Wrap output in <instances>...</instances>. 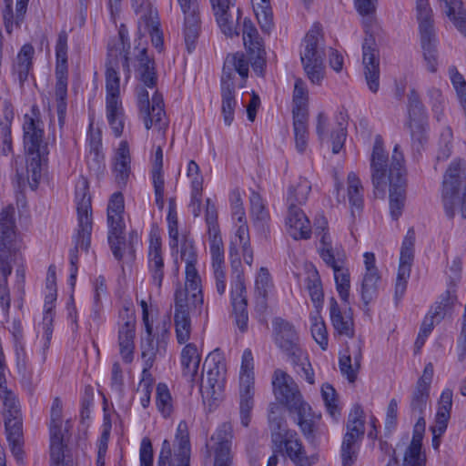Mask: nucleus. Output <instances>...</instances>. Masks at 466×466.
Returning a JSON list of instances; mask_svg holds the SVG:
<instances>
[{"label":"nucleus","mask_w":466,"mask_h":466,"mask_svg":"<svg viewBox=\"0 0 466 466\" xmlns=\"http://www.w3.org/2000/svg\"><path fill=\"white\" fill-rule=\"evenodd\" d=\"M400 146L395 145L391 156L390 167L388 169V155L383 149L380 136L375 138L371 155V178L376 189H383L390 182V212L392 219L398 220L402 215L406 200V168L404 167V156L400 150Z\"/></svg>","instance_id":"f257e3e1"},{"label":"nucleus","mask_w":466,"mask_h":466,"mask_svg":"<svg viewBox=\"0 0 466 466\" xmlns=\"http://www.w3.org/2000/svg\"><path fill=\"white\" fill-rule=\"evenodd\" d=\"M137 60L138 61L137 74L144 86L137 87V106L145 127L148 130L155 127L159 132L165 133L167 127V120L164 110L162 96L156 91L149 100V95L146 87L153 88L157 86V75L155 61L147 56V48L139 50Z\"/></svg>","instance_id":"f03ea898"},{"label":"nucleus","mask_w":466,"mask_h":466,"mask_svg":"<svg viewBox=\"0 0 466 466\" xmlns=\"http://www.w3.org/2000/svg\"><path fill=\"white\" fill-rule=\"evenodd\" d=\"M24 145L27 155L26 172L30 187L37 188L41 176L42 165L49 154L47 143L44 140V122L40 109L33 105L30 111L24 116Z\"/></svg>","instance_id":"7ed1b4c3"},{"label":"nucleus","mask_w":466,"mask_h":466,"mask_svg":"<svg viewBox=\"0 0 466 466\" xmlns=\"http://www.w3.org/2000/svg\"><path fill=\"white\" fill-rule=\"evenodd\" d=\"M278 406L272 404L268 412L271 450L289 459L295 466H312L319 461L316 453L308 454L296 431L288 428L283 416L276 413Z\"/></svg>","instance_id":"20e7f679"},{"label":"nucleus","mask_w":466,"mask_h":466,"mask_svg":"<svg viewBox=\"0 0 466 466\" xmlns=\"http://www.w3.org/2000/svg\"><path fill=\"white\" fill-rule=\"evenodd\" d=\"M273 392L276 399L285 404L290 411L298 415V425L306 438L313 437L316 420L319 415L312 412L309 403L304 401L298 385L285 371L276 370L272 379Z\"/></svg>","instance_id":"39448f33"},{"label":"nucleus","mask_w":466,"mask_h":466,"mask_svg":"<svg viewBox=\"0 0 466 466\" xmlns=\"http://www.w3.org/2000/svg\"><path fill=\"white\" fill-rule=\"evenodd\" d=\"M248 76V62L245 55L242 53L228 55L220 78L221 114L226 126H230L234 120L237 106L236 86L243 87Z\"/></svg>","instance_id":"423d86ee"},{"label":"nucleus","mask_w":466,"mask_h":466,"mask_svg":"<svg viewBox=\"0 0 466 466\" xmlns=\"http://www.w3.org/2000/svg\"><path fill=\"white\" fill-rule=\"evenodd\" d=\"M15 208L7 206L0 212V305L4 311L10 309V293L7 285L8 276L12 273L10 254L16 248V227L15 219Z\"/></svg>","instance_id":"0eeeda50"},{"label":"nucleus","mask_w":466,"mask_h":466,"mask_svg":"<svg viewBox=\"0 0 466 466\" xmlns=\"http://www.w3.org/2000/svg\"><path fill=\"white\" fill-rule=\"evenodd\" d=\"M75 202L77 212V229L74 237L75 246L69 250L70 264L78 263V249L87 251L91 244L93 228L91 197L88 181L83 177L76 185Z\"/></svg>","instance_id":"6e6552de"},{"label":"nucleus","mask_w":466,"mask_h":466,"mask_svg":"<svg viewBox=\"0 0 466 466\" xmlns=\"http://www.w3.org/2000/svg\"><path fill=\"white\" fill-rule=\"evenodd\" d=\"M324 38L319 24H314L306 34L300 46V60L304 71L314 85H320L324 78Z\"/></svg>","instance_id":"1a4fd4ad"},{"label":"nucleus","mask_w":466,"mask_h":466,"mask_svg":"<svg viewBox=\"0 0 466 466\" xmlns=\"http://www.w3.org/2000/svg\"><path fill=\"white\" fill-rule=\"evenodd\" d=\"M0 399L4 406L6 438L11 451L18 462L24 459L22 448V417L16 394L9 388L0 390Z\"/></svg>","instance_id":"9d476101"},{"label":"nucleus","mask_w":466,"mask_h":466,"mask_svg":"<svg viewBox=\"0 0 466 466\" xmlns=\"http://www.w3.org/2000/svg\"><path fill=\"white\" fill-rule=\"evenodd\" d=\"M106 116L114 135L119 137L124 130L125 111L120 98L119 74L112 62L106 68Z\"/></svg>","instance_id":"9b49d317"},{"label":"nucleus","mask_w":466,"mask_h":466,"mask_svg":"<svg viewBox=\"0 0 466 466\" xmlns=\"http://www.w3.org/2000/svg\"><path fill=\"white\" fill-rule=\"evenodd\" d=\"M407 109L405 126L410 130L411 147L414 152L420 154L428 142L429 122L426 107L415 89L408 94Z\"/></svg>","instance_id":"f8f14e48"},{"label":"nucleus","mask_w":466,"mask_h":466,"mask_svg":"<svg viewBox=\"0 0 466 466\" xmlns=\"http://www.w3.org/2000/svg\"><path fill=\"white\" fill-rule=\"evenodd\" d=\"M463 182L460 164L452 162L446 170L442 182V202L445 214L450 218H454L459 206L462 218H466V187Z\"/></svg>","instance_id":"ddd939ff"},{"label":"nucleus","mask_w":466,"mask_h":466,"mask_svg":"<svg viewBox=\"0 0 466 466\" xmlns=\"http://www.w3.org/2000/svg\"><path fill=\"white\" fill-rule=\"evenodd\" d=\"M67 33L63 30L58 34L57 41L56 44V83L55 95L56 100L58 125L60 128H62L65 125L67 107Z\"/></svg>","instance_id":"4468645a"},{"label":"nucleus","mask_w":466,"mask_h":466,"mask_svg":"<svg viewBox=\"0 0 466 466\" xmlns=\"http://www.w3.org/2000/svg\"><path fill=\"white\" fill-rule=\"evenodd\" d=\"M203 370H206V379L203 373L200 376V390L206 389L212 396L219 394L225 383L226 367L223 357L218 350L209 353L203 364Z\"/></svg>","instance_id":"2eb2a0df"},{"label":"nucleus","mask_w":466,"mask_h":466,"mask_svg":"<svg viewBox=\"0 0 466 466\" xmlns=\"http://www.w3.org/2000/svg\"><path fill=\"white\" fill-rule=\"evenodd\" d=\"M184 15L183 35L187 51L191 54L197 46L201 31L198 0H177Z\"/></svg>","instance_id":"dca6fc26"},{"label":"nucleus","mask_w":466,"mask_h":466,"mask_svg":"<svg viewBox=\"0 0 466 466\" xmlns=\"http://www.w3.org/2000/svg\"><path fill=\"white\" fill-rule=\"evenodd\" d=\"M230 299L235 325L241 333L248 329V311L245 280L242 272H238L231 282Z\"/></svg>","instance_id":"f3484780"},{"label":"nucleus","mask_w":466,"mask_h":466,"mask_svg":"<svg viewBox=\"0 0 466 466\" xmlns=\"http://www.w3.org/2000/svg\"><path fill=\"white\" fill-rule=\"evenodd\" d=\"M362 63L369 89L377 93L380 87V56L374 36L366 32L362 43Z\"/></svg>","instance_id":"a211bd4d"},{"label":"nucleus","mask_w":466,"mask_h":466,"mask_svg":"<svg viewBox=\"0 0 466 466\" xmlns=\"http://www.w3.org/2000/svg\"><path fill=\"white\" fill-rule=\"evenodd\" d=\"M191 303L184 291H176L174 307V326L176 339L178 344H187L190 339L192 324L189 315Z\"/></svg>","instance_id":"6ab92c4d"},{"label":"nucleus","mask_w":466,"mask_h":466,"mask_svg":"<svg viewBox=\"0 0 466 466\" xmlns=\"http://www.w3.org/2000/svg\"><path fill=\"white\" fill-rule=\"evenodd\" d=\"M272 329L276 345L290 357L299 356L302 350L293 324L284 319L275 318L272 321Z\"/></svg>","instance_id":"aec40b11"},{"label":"nucleus","mask_w":466,"mask_h":466,"mask_svg":"<svg viewBox=\"0 0 466 466\" xmlns=\"http://www.w3.org/2000/svg\"><path fill=\"white\" fill-rule=\"evenodd\" d=\"M216 21L222 33L229 37L237 36L240 31L238 22L242 12L237 8L236 17L231 14V8L235 7L236 0H209Z\"/></svg>","instance_id":"412c9836"},{"label":"nucleus","mask_w":466,"mask_h":466,"mask_svg":"<svg viewBox=\"0 0 466 466\" xmlns=\"http://www.w3.org/2000/svg\"><path fill=\"white\" fill-rule=\"evenodd\" d=\"M233 430L230 423L220 425L211 437L214 445V466H232L233 455L231 451Z\"/></svg>","instance_id":"4be33fe9"},{"label":"nucleus","mask_w":466,"mask_h":466,"mask_svg":"<svg viewBox=\"0 0 466 466\" xmlns=\"http://www.w3.org/2000/svg\"><path fill=\"white\" fill-rule=\"evenodd\" d=\"M338 127L330 128L328 116L320 112L317 116L316 133L320 141L330 139L332 141V152L338 154L342 148L347 136L345 118L342 113L337 117Z\"/></svg>","instance_id":"5701e85b"},{"label":"nucleus","mask_w":466,"mask_h":466,"mask_svg":"<svg viewBox=\"0 0 466 466\" xmlns=\"http://www.w3.org/2000/svg\"><path fill=\"white\" fill-rule=\"evenodd\" d=\"M365 272L361 282V299L368 306L379 293L381 276L376 267V258L372 252H365L363 255Z\"/></svg>","instance_id":"b1692460"},{"label":"nucleus","mask_w":466,"mask_h":466,"mask_svg":"<svg viewBox=\"0 0 466 466\" xmlns=\"http://www.w3.org/2000/svg\"><path fill=\"white\" fill-rule=\"evenodd\" d=\"M237 246L242 249V257L246 264L251 266L253 263V249L250 246L249 232L247 223H240L235 235V240L229 246V258L231 267L236 272H241L238 268L241 265L240 257Z\"/></svg>","instance_id":"393cba45"},{"label":"nucleus","mask_w":466,"mask_h":466,"mask_svg":"<svg viewBox=\"0 0 466 466\" xmlns=\"http://www.w3.org/2000/svg\"><path fill=\"white\" fill-rule=\"evenodd\" d=\"M453 392L450 389H445L438 401L437 412L435 415V423L431 427L433 434L432 445L435 450L440 446L439 438L446 431L448 422L451 418L452 408Z\"/></svg>","instance_id":"a878e982"},{"label":"nucleus","mask_w":466,"mask_h":466,"mask_svg":"<svg viewBox=\"0 0 466 466\" xmlns=\"http://www.w3.org/2000/svg\"><path fill=\"white\" fill-rule=\"evenodd\" d=\"M329 318L334 334L351 339L354 337V319L350 308L342 309L334 298L329 299Z\"/></svg>","instance_id":"bb28decb"},{"label":"nucleus","mask_w":466,"mask_h":466,"mask_svg":"<svg viewBox=\"0 0 466 466\" xmlns=\"http://www.w3.org/2000/svg\"><path fill=\"white\" fill-rule=\"evenodd\" d=\"M160 238H151L147 252V271L150 283L161 289L165 277V262Z\"/></svg>","instance_id":"cd10ccee"},{"label":"nucleus","mask_w":466,"mask_h":466,"mask_svg":"<svg viewBox=\"0 0 466 466\" xmlns=\"http://www.w3.org/2000/svg\"><path fill=\"white\" fill-rule=\"evenodd\" d=\"M285 224L288 233L295 239H309L312 234L311 224L299 207H288Z\"/></svg>","instance_id":"c85d7f7f"},{"label":"nucleus","mask_w":466,"mask_h":466,"mask_svg":"<svg viewBox=\"0 0 466 466\" xmlns=\"http://www.w3.org/2000/svg\"><path fill=\"white\" fill-rule=\"evenodd\" d=\"M458 280L459 277L456 276L454 280H451L448 283L446 290L439 296L434 305L431 306L427 313V316L434 319L436 323H440L447 314L451 313L453 310L458 301L456 290Z\"/></svg>","instance_id":"c756f323"},{"label":"nucleus","mask_w":466,"mask_h":466,"mask_svg":"<svg viewBox=\"0 0 466 466\" xmlns=\"http://www.w3.org/2000/svg\"><path fill=\"white\" fill-rule=\"evenodd\" d=\"M136 321L133 314L127 316V320L118 329L119 354L125 363H131L134 360Z\"/></svg>","instance_id":"7c9ffc66"},{"label":"nucleus","mask_w":466,"mask_h":466,"mask_svg":"<svg viewBox=\"0 0 466 466\" xmlns=\"http://www.w3.org/2000/svg\"><path fill=\"white\" fill-rule=\"evenodd\" d=\"M131 157L128 143L120 142L113 158V174L116 182L120 187H126L131 174Z\"/></svg>","instance_id":"2f4dec72"},{"label":"nucleus","mask_w":466,"mask_h":466,"mask_svg":"<svg viewBox=\"0 0 466 466\" xmlns=\"http://www.w3.org/2000/svg\"><path fill=\"white\" fill-rule=\"evenodd\" d=\"M151 178L155 193V203L158 209L165 206V179L163 175V149L158 146L152 159Z\"/></svg>","instance_id":"473e14b6"},{"label":"nucleus","mask_w":466,"mask_h":466,"mask_svg":"<svg viewBox=\"0 0 466 466\" xmlns=\"http://www.w3.org/2000/svg\"><path fill=\"white\" fill-rule=\"evenodd\" d=\"M178 291L186 292L188 302L195 309H201L204 298L201 289V279L196 265H186L185 289H179Z\"/></svg>","instance_id":"72a5a7b5"},{"label":"nucleus","mask_w":466,"mask_h":466,"mask_svg":"<svg viewBox=\"0 0 466 466\" xmlns=\"http://www.w3.org/2000/svg\"><path fill=\"white\" fill-rule=\"evenodd\" d=\"M318 252L321 259L329 267L345 264L346 254L340 245H334L329 233H323L319 238Z\"/></svg>","instance_id":"f704fd0d"},{"label":"nucleus","mask_w":466,"mask_h":466,"mask_svg":"<svg viewBox=\"0 0 466 466\" xmlns=\"http://www.w3.org/2000/svg\"><path fill=\"white\" fill-rule=\"evenodd\" d=\"M239 396L241 424L248 427L250 421V413L254 405V377H250L249 375L239 376Z\"/></svg>","instance_id":"c9c22d12"},{"label":"nucleus","mask_w":466,"mask_h":466,"mask_svg":"<svg viewBox=\"0 0 466 466\" xmlns=\"http://www.w3.org/2000/svg\"><path fill=\"white\" fill-rule=\"evenodd\" d=\"M191 445L189 431L187 421L181 420L175 435V460L176 466H190Z\"/></svg>","instance_id":"e433bc0d"},{"label":"nucleus","mask_w":466,"mask_h":466,"mask_svg":"<svg viewBox=\"0 0 466 466\" xmlns=\"http://www.w3.org/2000/svg\"><path fill=\"white\" fill-rule=\"evenodd\" d=\"M200 355L194 343H187L181 351V366L183 376L191 382L198 380Z\"/></svg>","instance_id":"4c0bfd02"},{"label":"nucleus","mask_w":466,"mask_h":466,"mask_svg":"<svg viewBox=\"0 0 466 466\" xmlns=\"http://www.w3.org/2000/svg\"><path fill=\"white\" fill-rule=\"evenodd\" d=\"M136 12L140 15V20L145 24V27L151 34L153 46L158 52H161L163 48V38L158 28V22L157 21V11L152 10L149 5L147 4L146 6L141 5Z\"/></svg>","instance_id":"58836bf2"},{"label":"nucleus","mask_w":466,"mask_h":466,"mask_svg":"<svg viewBox=\"0 0 466 466\" xmlns=\"http://www.w3.org/2000/svg\"><path fill=\"white\" fill-rule=\"evenodd\" d=\"M347 194L350 205L351 216L356 217V213L360 214L362 211L364 205L363 198V187L360 179L354 172H350L347 177Z\"/></svg>","instance_id":"ea45409f"},{"label":"nucleus","mask_w":466,"mask_h":466,"mask_svg":"<svg viewBox=\"0 0 466 466\" xmlns=\"http://www.w3.org/2000/svg\"><path fill=\"white\" fill-rule=\"evenodd\" d=\"M365 433V416L360 405L356 404L351 409L346 424L344 436H350L352 440L362 441Z\"/></svg>","instance_id":"a19ab883"},{"label":"nucleus","mask_w":466,"mask_h":466,"mask_svg":"<svg viewBox=\"0 0 466 466\" xmlns=\"http://www.w3.org/2000/svg\"><path fill=\"white\" fill-rule=\"evenodd\" d=\"M35 54L34 47L29 45H24L19 51L16 62L13 66V73L17 76L21 85L26 81L29 72L32 69V58Z\"/></svg>","instance_id":"79ce46f5"},{"label":"nucleus","mask_w":466,"mask_h":466,"mask_svg":"<svg viewBox=\"0 0 466 466\" xmlns=\"http://www.w3.org/2000/svg\"><path fill=\"white\" fill-rule=\"evenodd\" d=\"M292 115L303 117L309 116V92L306 83L298 78L295 81L292 96Z\"/></svg>","instance_id":"37998d69"},{"label":"nucleus","mask_w":466,"mask_h":466,"mask_svg":"<svg viewBox=\"0 0 466 466\" xmlns=\"http://www.w3.org/2000/svg\"><path fill=\"white\" fill-rule=\"evenodd\" d=\"M242 35L244 45L248 54L264 53V42L260 37L257 28L248 18H245L243 21Z\"/></svg>","instance_id":"c03bdc74"},{"label":"nucleus","mask_w":466,"mask_h":466,"mask_svg":"<svg viewBox=\"0 0 466 466\" xmlns=\"http://www.w3.org/2000/svg\"><path fill=\"white\" fill-rule=\"evenodd\" d=\"M167 347L162 346L161 343L154 340V338H147L145 342L141 344V357L143 360L142 373H151L150 369L153 367L157 356L163 355L166 352Z\"/></svg>","instance_id":"a18cd8bd"},{"label":"nucleus","mask_w":466,"mask_h":466,"mask_svg":"<svg viewBox=\"0 0 466 466\" xmlns=\"http://www.w3.org/2000/svg\"><path fill=\"white\" fill-rule=\"evenodd\" d=\"M311 191L310 182L304 177H300L295 184H292L288 190L287 207H299L304 205Z\"/></svg>","instance_id":"49530a36"},{"label":"nucleus","mask_w":466,"mask_h":466,"mask_svg":"<svg viewBox=\"0 0 466 466\" xmlns=\"http://www.w3.org/2000/svg\"><path fill=\"white\" fill-rule=\"evenodd\" d=\"M444 4L447 16L453 22L456 28L466 36V10L461 0H439Z\"/></svg>","instance_id":"de8ad7c7"},{"label":"nucleus","mask_w":466,"mask_h":466,"mask_svg":"<svg viewBox=\"0 0 466 466\" xmlns=\"http://www.w3.org/2000/svg\"><path fill=\"white\" fill-rule=\"evenodd\" d=\"M124 196L121 192H115L109 198L107 205V226H125L124 222Z\"/></svg>","instance_id":"09e8293b"},{"label":"nucleus","mask_w":466,"mask_h":466,"mask_svg":"<svg viewBox=\"0 0 466 466\" xmlns=\"http://www.w3.org/2000/svg\"><path fill=\"white\" fill-rule=\"evenodd\" d=\"M415 230L410 228L401 244L400 264L398 269L407 268L408 272L411 271V265L414 258Z\"/></svg>","instance_id":"8fccbe9b"},{"label":"nucleus","mask_w":466,"mask_h":466,"mask_svg":"<svg viewBox=\"0 0 466 466\" xmlns=\"http://www.w3.org/2000/svg\"><path fill=\"white\" fill-rule=\"evenodd\" d=\"M125 226L108 227L107 240L113 256L116 259L121 260L124 251L127 248V242L124 236Z\"/></svg>","instance_id":"3c124183"},{"label":"nucleus","mask_w":466,"mask_h":466,"mask_svg":"<svg viewBox=\"0 0 466 466\" xmlns=\"http://www.w3.org/2000/svg\"><path fill=\"white\" fill-rule=\"evenodd\" d=\"M333 269L336 289L345 303L349 302L350 289V275L345 264L330 267Z\"/></svg>","instance_id":"603ef678"},{"label":"nucleus","mask_w":466,"mask_h":466,"mask_svg":"<svg viewBox=\"0 0 466 466\" xmlns=\"http://www.w3.org/2000/svg\"><path fill=\"white\" fill-rule=\"evenodd\" d=\"M86 141L88 147L87 158L92 157V160L99 168L105 158L102 152V136L98 129H93L92 124L89 127Z\"/></svg>","instance_id":"864d4df0"},{"label":"nucleus","mask_w":466,"mask_h":466,"mask_svg":"<svg viewBox=\"0 0 466 466\" xmlns=\"http://www.w3.org/2000/svg\"><path fill=\"white\" fill-rule=\"evenodd\" d=\"M427 103L430 105L434 117L441 121L444 116L447 99L442 91L435 86H431L426 91Z\"/></svg>","instance_id":"5fc2aeb1"},{"label":"nucleus","mask_w":466,"mask_h":466,"mask_svg":"<svg viewBox=\"0 0 466 466\" xmlns=\"http://www.w3.org/2000/svg\"><path fill=\"white\" fill-rule=\"evenodd\" d=\"M63 434L61 431L57 432L50 431V459L51 466H72L65 461Z\"/></svg>","instance_id":"6e6d98bb"},{"label":"nucleus","mask_w":466,"mask_h":466,"mask_svg":"<svg viewBox=\"0 0 466 466\" xmlns=\"http://www.w3.org/2000/svg\"><path fill=\"white\" fill-rule=\"evenodd\" d=\"M308 119L309 116H293V129L296 148L299 153H304L308 147Z\"/></svg>","instance_id":"4d7b16f0"},{"label":"nucleus","mask_w":466,"mask_h":466,"mask_svg":"<svg viewBox=\"0 0 466 466\" xmlns=\"http://www.w3.org/2000/svg\"><path fill=\"white\" fill-rule=\"evenodd\" d=\"M361 441L352 440L350 436H344L341 449H340V456L341 462L343 466H352L358 458L360 444Z\"/></svg>","instance_id":"13d9d810"},{"label":"nucleus","mask_w":466,"mask_h":466,"mask_svg":"<svg viewBox=\"0 0 466 466\" xmlns=\"http://www.w3.org/2000/svg\"><path fill=\"white\" fill-rule=\"evenodd\" d=\"M156 405L163 417L167 418L173 411L170 391L165 383H158L156 389Z\"/></svg>","instance_id":"bf43d9fd"},{"label":"nucleus","mask_w":466,"mask_h":466,"mask_svg":"<svg viewBox=\"0 0 466 466\" xmlns=\"http://www.w3.org/2000/svg\"><path fill=\"white\" fill-rule=\"evenodd\" d=\"M249 201L251 218L255 224L263 226L268 220L269 215L261 196L256 191H252Z\"/></svg>","instance_id":"052dcab7"},{"label":"nucleus","mask_w":466,"mask_h":466,"mask_svg":"<svg viewBox=\"0 0 466 466\" xmlns=\"http://www.w3.org/2000/svg\"><path fill=\"white\" fill-rule=\"evenodd\" d=\"M437 42V37L420 39L426 67L431 73L438 70Z\"/></svg>","instance_id":"680f3d73"},{"label":"nucleus","mask_w":466,"mask_h":466,"mask_svg":"<svg viewBox=\"0 0 466 466\" xmlns=\"http://www.w3.org/2000/svg\"><path fill=\"white\" fill-rule=\"evenodd\" d=\"M432 15L431 8L417 12L420 39L436 37Z\"/></svg>","instance_id":"e2e57ef3"},{"label":"nucleus","mask_w":466,"mask_h":466,"mask_svg":"<svg viewBox=\"0 0 466 466\" xmlns=\"http://www.w3.org/2000/svg\"><path fill=\"white\" fill-rule=\"evenodd\" d=\"M212 268H225L224 246L220 235L209 237Z\"/></svg>","instance_id":"0e129e2a"},{"label":"nucleus","mask_w":466,"mask_h":466,"mask_svg":"<svg viewBox=\"0 0 466 466\" xmlns=\"http://www.w3.org/2000/svg\"><path fill=\"white\" fill-rule=\"evenodd\" d=\"M306 287L314 305L319 307L323 302V290L318 271L309 274L306 279Z\"/></svg>","instance_id":"69168bd1"},{"label":"nucleus","mask_w":466,"mask_h":466,"mask_svg":"<svg viewBox=\"0 0 466 466\" xmlns=\"http://www.w3.org/2000/svg\"><path fill=\"white\" fill-rule=\"evenodd\" d=\"M155 384V379L151 373H141L137 392L140 393V404L144 409L150 404L151 393Z\"/></svg>","instance_id":"338daca9"},{"label":"nucleus","mask_w":466,"mask_h":466,"mask_svg":"<svg viewBox=\"0 0 466 466\" xmlns=\"http://www.w3.org/2000/svg\"><path fill=\"white\" fill-rule=\"evenodd\" d=\"M449 77L461 104L462 106L466 105V81L464 76L458 71L455 66H451L449 67Z\"/></svg>","instance_id":"774afa93"}]
</instances>
